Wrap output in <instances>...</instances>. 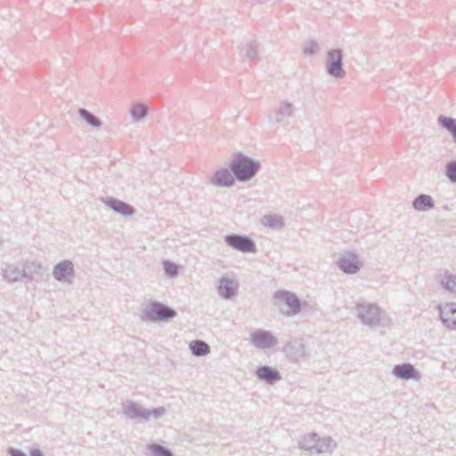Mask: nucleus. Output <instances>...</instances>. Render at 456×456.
Masks as SVG:
<instances>
[{"instance_id":"f03ea898","label":"nucleus","mask_w":456,"mask_h":456,"mask_svg":"<svg viewBox=\"0 0 456 456\" xmlns=\"http://www.w3.org/2000/svg\"><path fill=\"white\" fill-rule=\"evenodd\" d=\"M298 446L310 454H322L331 453L338 444L331 436L322 437L317 433L311 432L300 437Z\"/></svg>"},{"instance_id":"473e14b6","label":"nucleus","mask_w":456,"mask_h":456,"mask_svg":"<svg viewBox=\"0 0 456 456\" xmlns=\"http://www.w3.org/2000/svg\"><path fill=\"white\" fill-rule=\"evenodd\" d=\"M166 412V409L164 407L152 408L151 410H148L147 420L153 417L154 419L161 418Z\"/></svg>"},{"instance_id":"1a4fd4ad","label":"nucleus","mask_w":456,"mask_h":456,"mask_svg":"<svg viewBox=\"0 0 456 456\" xmlns=\"http://www.w3.org/2000/svg\"><path fill=\"white\" fill-rule=\"evenodd\" d=\"M282 352L290 362H299L300 361L306 358V347L301 340H294L287 342Z\"/></svg>"},{"instance_id":"4be33fe9","label":"nucleus","mask_w":456,"mask_h":456,"mask_svg":"<svg viewBox=\"0 0 456 456\" xmlns=\"http://www.w3.org/2000/svg\"><path fill=\"white\" fill-rule=\"evenodd\" d=\"M190 349L195 356H205L210 353L209 345L203 340H193L190 343Z\"/></svg>"},{"instance_id":"393cba45","label":"nucleus","mask_w":456,"mask_h":456,"mask_svg":"<svg viewBox=\"0 0 456 456\" xmlns=\"http://www.w3.org/2000/svg\"><path fill=\"white\" fill-rule=\"evenodd\" d=\"M438 124L452 134L453 141L456 142V119L441 115L438 117Z\"/></svg>"},{"instance_id":"4468645a","label":"nucleus","mask_w":456,"mask_h":456,"mask_svg":"<svg viewBox=\"0 0 456 456\" xmlns=\"http://www.w3.org/2000/svg\"><path fill=\"white\" fill-rule=\"evenodd\" d=\"M392 373L398 379L403 380H419L421 374L411 363H402L395 365Z\"/></svg>"},{"instance_id":"39448f33","label":"nucleus","mask_w":456,"mask_h":456,"mask_svg":"<svg viewBox=\"0 0 456 456\" xmlns=\"http://www.w3.org/2000/svg\"><path fill=\"white\" fill-rule=\"evenodd\" d=\"M325 69L329 76L341 79L346 76L343 66V51L340 48L331 49L327 52Z\"/></svg>"},{"instance_id":"dca6fc26","label":"nucleus","mask_w":456,"mask_h":456,"mask_svg":"<svg viewBox=\"0 0 456 456\" xmlns=\"http://www.w3.org/2000/svg\"><path fill=\"white\" fill-rule=\"evenodd\" d=\"M296 108L293 103L281 100L279 103V107L274 110L273 117H269V122L273 120L279 124L283 122L286 118L293 117Z\"/></svg>"},{"instance_id":"aec40b11","label":"nucleus","mask_w":456,"mask_h":456,"mask_svg":"<svg viewBox=\"0 0 456 456\" xmlns=\"http://www.w3.org/2000/svg\"><path fill=\"white\" fill-rule=\"evenodd\" d=\"M435 207V201L430 195L419 194L412 201V208L417 211H428Z\"/></svg>"},{"instance_id":"412c9836","label":"nucleus","mask_w":456,"mask_h":456,"mask_svg":"<svg viewBox=\"0 0 456 456\" xmlns=\"http://www.w3.org/2000/svg\"><path fill=\"white\" fill-rule=\"evenodd\" d=\"M261 223L265 227L273 230H281L285 226L283 217L277 215H265L261 219Z\"/></svg>"},{"instance_id":"ddd939ff","label":"nucleus","mask_w":456,"mask_h":456,"mask_svg":"<svg viewBox=\"0 0 456 456\" xmlns=\"http://www.w3.org/2000/svg\"><path fill=\"white\" fill-rule=\"evenodd\" d=\"M236 177L229 168H220L216 170L212 177L210 183L219 188L232 187L235 183Z\"/></svg>"},{"instance_id":"9d476101","label":"nucleus","mask_w":456,"mask_h":456,"mask_svg":"<svg viewBox=\"0 0 456 456\" xmlns=\"http://www.w3.org/2000/svg\"><path fill=\"white\" fill-rule=\"evenodd\" d=\"M338 268L345 273L354 274L361 269L358 256L353 252H345L337 262Z\"/></svg>"},{"instance_id":"f257e3e1","label":"nucleus","mask_w":456,"mask_h":456,"mask_svg":"<svg viewBox=\"0 0 456 456\" xmlns=\"http://www.w3.org/2000/svg\"><path fill=\"white\" fill-rule=\"evenodd\" d=\"M229 167L239 182L250 181L261 169V163L242 153L233 156Z\"/></svg>"},{"instance_id":"6ab92c4d","label":"nucleus","mask_w":456,"mask_h":456,"mask_svg":"<svg viewBox=\"0 0 456 456\" xmlns=\"http://www.w3.org/2000/svg\"><path fill=\"white\" fill-rule=\"evenodd\" d=\"M238 283L232 279L222 277L217 286V293L224 299H231L236 296Z\"/></svg>"},{"instance_id":"20e7f679","label":"nucleus","mask_w":456,"mask_h":456,"mask_svg":"<svg viewBox=\"0 0 456 456\" xmlns=\"http://www.w3.org/2000/svg\"><path fill=\"white\" fill-rule=\"evenodd\" d=\"M354 312L363 325L373 328L380 324L381 309L376 304L359 302L354 306Z\"/></svg>"},{"instance_id":"a878e982","label":"nucleus","mask_w":456,"mask_h":456,"mask_svg":"<svg viewBox=\"0 0 456 456\" xmlns=\"http://www.w3.org/2000/svg\"><path fill=\"white\" fill-rule=\"evenodd\" d=\"M147 448L152 456H174L170 449L158 444H151Z\"/></svg>"},{"instance_id":"9b49d317","label":"nucleus","mask_w":456,"mask_h":456,"mask_svg":"<svg viewBox=\"0 0 456 456\" xmlns=\"http://www.w3.org/2000/svg\"><path fill=\"white\" fill-rule=\"evenodd\" d=\"M439 318L443 324L451 330H456V302H449L437 306Z\"/></svg>"},{"instance_id":"0eeeda50","label":"nucleus","mask_w":456,"mask_h":456,"mask_svg":"<svg viewBox=\"0 0 456 456\" xmlns=\"http://www.w3.org/2000/svg\"><path fill=\"white\" fill-rule=\"evenodd\" d=\"M274 305H280L284 303L289 309L286 311V315L292 316L297 314L301 311V300L296 294L288 290H277L273 294Z\"/></svg>"},{"instance_id":"7ed1b4c3","label":"nucleus","mask_w":456,"mask_h":456,"mask_svg":"<svg viewBox=\"0 0 456 456\" xmlns=\"http://www.w3.org/2000/svg\"><path fill=\"white\" fill-rule=\"evenodd\" d=\"M177 315V312L159 301H152L144 308L141 315L142 322H169Z\"/></svg>"},{"instance_id":"b1692460","label":"nucleus","mask_w":456,"mask_h":456,"mask_svg":"<svg viewBox=\"0 0 456 456\" xmlns=\"http://www.w3.org/2000/svg\"><path fill=\"white\" fill-rule=\"evenodd\" d=\"M149 112V108L143 103H135L130 109V115L134 122L142 120Z\"/></svg>"},{"instance_id":"423d86ee","label":"nucleus","mask_w":456,"mask_h":456,"mask_svg":"<svg viewBox=\"0 0 456 456\" xmlns=\"http://www.w3.org/2000/svg\"><path fill=\"white\" fill-rule=\"evenodd\" d=\"M224 240L227 246L240 252L256 253L257 251L256 242L247 235L231 233L225 235Z\"/></svg>"},{"instance_id":"7c9ffc66","label":"nucleus","mask_w":456,"mask_h":456,"mask_svg":"<svg viewBox=\"0 0 456 456\" xmlns=\"http://www.w3.org/2000/svg\"><path fill=\"white\" fill-rule=\"evenodd\" d=\"M320 50V46L314 40H308L303 47V53L306 56L315 54Z\"/></svg>"},{"instance_id":"cd10ccee","label":"nucleus","mask_w":456,"mask_h":456,"mask_svg":"<svg viewBox=\"0 0 456 456\" xmlns=\"http://www.w3.org/2000/svg\"><path fill=\"white\" fill-rule=\"evenodd\" d=\"M258 46L259 45L256 41L247 44L244 47L245 57L248 60H255L258 54Z\"/></svg>"},{"instance_id":"2f4dec72","label":"nucleus","mask_w":456,"mask_h":456,"mask_svg":"<svg viewBox=\"0 0 456 456\" xmlns=\"http://www.w3.org/2000/svg\"><path fill=\"white\" fill-rule=\"evenodd\" d=\"M163 265H164L165 273L168 277L174 278L178 275V265L176 264L166 260V261H164Z\"/></svg>"},{"instance_id":"f3484780","label":"nucleus","mask_w":456,"mask_h":456,"mask_svg":"<svg viewBox=\"0 0 456 456\" xmlns=\"http://www.w3.org/2000/svg\"><path fill=\"white\" fill-rule=\"evenodd\" d=\"M54 279L58 281H68L74 276V265L70 260H63L58 263L53 271Z\"/></svg>"},{"instance_id":"72a5a7b5","label":"nucleus","mask_w":456,"mask_h":456,"mask_svg":"<svg viewBox=\"0 0 456 456\" xmlns=\"http://www.w3.org/2000/svg\"><path fill=\"white\" fill-rule=\"evenodd\" d=\"M102 201L112 210H114V197H108L106 200H102Z\"/></svg>"},{"instance_id":"6e6552de","label":"nucleus","mask_w":456,"mask_h":456,"mask_svg":"<svg viewBox=\"0 0 456 456\" xmlns=\"http://www.w3.org/2000/svg\"><path fill=\"white\" fill-rule=\"evenodd\" d=\"M252 345L258 349H269L277 345L278 340L269 330H256L250 334Z\"/></svg>"},{"instance_id":"2eb2a0df","label":"nucleus","mask_w":456,"mask_h":456,"mask_svg":"<svg viewBox=\"0 0 456 456\" xmlns=\"http://www.w3.org/2000/svg\"><path fill=\"white\" fill-rule=\"evenodd\" d=\"M123 413L131 419H142L147 421L148 409L141 407L133 401H126L122 403Z\"/></svg>"},{"instance_id":"f8f14e48","label":"nucleus","mask_w":456,"mask_h":456,"mask_svg":"<svg viewBox=\"0 0 456 456\" xmlns=\"http://www.w3.org/2000/svg\"><path fill=\"white\" fill-rule=\"evenodd\" d=\"M28 268L26 265L22 270L15 266L14 265H6L2 269V276L4 281L9 283L15 282L19 281L20 278L28 279V281L33 280V274L31 272H28L27 269Z\"/></svg>"},{"instance_id":"bb28decb","label":"nucleus","mask_w":456,"mask_h":456,"mask_svg":"<svg viewBox=\"0 0 456 456\" xmlns=\"http://www.w3.org/2000/svg\"><path fill=\"white\" fill-rule=\"evenodd\" d=\"M116 213L124 216H130L135 213V209L128 203L116 199Z\"/></svg>"},{"instance_id":"5701e85b","label":"nucleus","mask_w":456,"mask_h":456,"mask_svg":"<svg viewBox=\"0 0 456 456\" xmlns=\"http://www.w3.org/2000/svg\"><path fill=\"white\" fill-rule=\"evenodd\" d=\"M77 113H78L79 117L87 125H89V126H91L93 127H95V128L101 127L102 121L100 120V118L97 116H95L91 111H89V110H87L86 109H84V108H79L77 110Z\"/></svg>"},{"instance_id":"c756f323","label":"nucleus","mask_w":456,"mask_h":456,"mask_svg":"<svg viewBox=\"0 0 456 456\" xmlns=\"http://www.w3.org/2000/svg\"><path fill=\"white\" fill-rule=\"evenodd\" d=\"M441 284L445 289L451 292H456V276L446 273Z\"/></svg>"},{"instance_id":"a211bd4d","label":"nucleus","mask_w":456,"mask_h":456,"mask_svg":"<svg viewBox=\"0 0 456 456\" xmlns=\"http://www.w3.org/2000/svg\"><path fill=\"white\" fill-rule=\"evenodd\" d=\"M256 376L268 385H274L282 379L277 369L268 365L259 366L256 370Z\"/></svg>"},{"instance_id":"f704fd0d","label":"nucleus","mask_w":456,"mask_h":456,"mask_svg":"<svg viewBox=\"0 0 456 456\" xmlns=\"http://www.w3.org/2000/svg\"><path fill=\"white\" fill-rule=\"evenodd\" d=\"M354 216H356V214H355V213H353V214L351 215V216H352V217H354Z\"/></svg>"},{"instance_id":"c85d7f7f","label":"nucleus","mask_w":456,"mask_h":456,"mask_svg":"<svg viewBox=\"0 0 456 456\" xmlns=\"http://www.w3.org/2000/svg\"><path fill=\"white\" fill-rule=\"evenodd\" d=\"M444 175L451 183H456V160H451L446 163Z\"/></svg>"}]
</instances>
